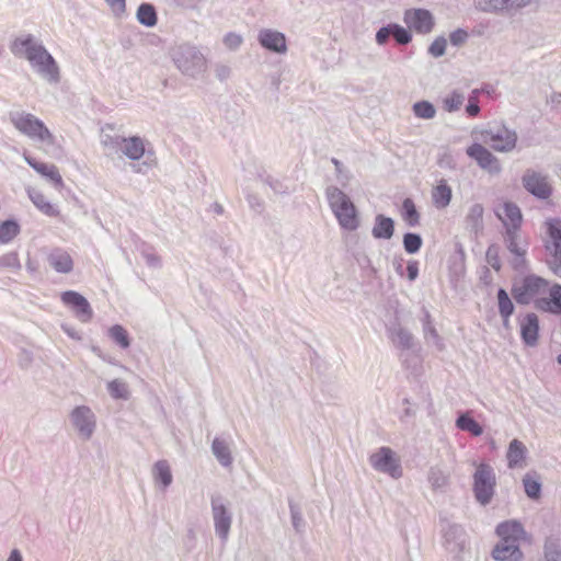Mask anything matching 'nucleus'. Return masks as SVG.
I'll return each instance as SVG.
<instances>
[{
	"label": "nucleus",
	"mask_w": 561,
	"mask_h": 561,
	"mask_svg": "<svg viewBox=\"0 0 561 561\" xmlns=\"http://www.w3.org/2000/svg\"><path fill=\"white\" fill-rule=\"evenodd\" d=\"M497 308L500 316H512L515 311V306L508 296V293L500 287L496 293Z\"/></svg>",
	"instance_id": "obj_41"
},
{
	"label": "nucleus",
	"mask_w": 561,
	"mask_h": 561,
	"mask_svg": "<svg viewBox=\"0 0 561 561\" xmlns=\"http://www.w3.org/2000/svg\"><path fill=\"white\" fill-rule=\"evenodd\" d=\"M504 214H505V217L511 222L510 226L506 222H504L506 229L518 230L520 227V224H522V219H523L522 211H520L519 207L512 202H506L504 204Z\"/></svg>",
	"instance_id": "obj_35"
},
{
	"label": "nucleus",
	"mask_w": 561,
	"mask_h": 561,
	"mask_svg": "<svg viewBox=\"0 0 561 561\" xmlns=\"http://www.w3.org/2000/svg\"><path fill=\"white\" fill-rule=\"evenodd\" d=\"M548 287V282L535 274L524 277L520 285H513L512 295L517 304L528 305L535 296Z\"/></svg>",
	"instance_id": "obj_9"
},
{
	"label": "nucleus",
	"mask_w": 561,
	"mask_h": 561,
	"mask_svg": "<svg viewBox=\"0 0 561 561\" xmlns=\"http://www.w3.org/2000/svg\"><path fill=\"white\" fill-rule=\"evenodd\" d=\"M401 217L409 227H416L420 225V213L412 198L407 197L402 202Z\"/></svg>",
	"instance_id": "obj_30"
},
{
	"label": "nucleus",
	"mask_w": 561,
	"mask_h": 561,
	"mask_svg": "<svg viewBox=\"0 0 561 561\" xmlns=\"http://www.w3.org/2000/svg\"><path fill=\"white\" fill-rule=\"evenodd\" d=\"M71 421L84 439H89L92 436L95 422L90 408L84 405L77 407L71 413Z\"/></svg>",
	"instance_id": "obj_16"
},
{
	"label": "nucleus",
	"mask_w": 561,
	"mask_h": 561,
	"mask_svg": "<svg viewBox=\"0 0 561 561\" xmlns=\"http://www.w3.org/2000/svg\"><path fill=\"white\" fill-rule=\"evenodd\" d=\"M291 525L297 534L306 531V520L302 516V510L293 499H288Z\"/></svg>",
	"instance_id": "obj_34"
},
{
	"label": "nucleus",
	"mask_w": 561,
	"mask_h": 561,
	"mask_svg": "<svg viewBox=\"0 0 561 561\" xmlns=\"http://www.w3.org/2000/svg\"><path fill=\"white\" fill-rule=\"evenodd\" d=\"M534 305L539 311L553 313V308L549 297L538 298L534 301Z\"/></svg>",
	"instance_id": "obj_62"
},
{
	"label": "nucleus",
	"mask_w": 561,
	"mask_h": 561,
	"mask_svg": "<svg viewBox=\"0 0 561 561\" xmlns=\"http://www.w3.org/2000/svg\"><path fill=\"white\" fill-rule=\"evenodd\" d=\"M447 41L444 36L436 37L428 47V54L435 58L442 57L446 51Z\"/></svg>",
	"instance_id": "obj_51"
},
{
	"label": "nucleus",
	"mask_w": 561,
	"mask_h": 561,
	"mask_svg": "<svg viewBox=\"0 0 561 561\" xmlns=\"http://www.w3.org/2000/svg\"><path fill=\"white\" fill-rule=\"evenodd\" d=\"M27 195L32 203L45 215L54 217L58 215L57 208L49 203L46 197L35 188H28Z\"/></svg>",
	"instance_id": "obj_29"
},
{
	"label": "nucleus",
	"mask_w": 561,
	"mask_h": 561,
	"mask_svg": "<svg viewBox=\"0 0 561 561\" xmlns=\"http://www.w3.org/2000/svg\"><path fill=\"white\" fill-rule=\"evenodd\" d=\"M492 557L496 561H522L524 554L518 542L500 540L492 550Z\"/></svg>",
	"instance_id": "obj_18"
},
{
	"label": "nucleus",
	"mask_w": 561,
	"mask_h": 561,
	"mask_svg": "<svg viewBox=\"0 0 561 561\" xmlns=\"http://www.w3.org/2000/svg\"><path fill=\"white\" fill-rule=\"evenodd\" d=\"M518 230L515 229H506L504 241L506 249L510 251L512 255L520 254L522 251L527 250L526 247L522 245L518 241Z\"/></svg>",
	"instance_id": "obj_45"
},
{
	"label": "nucleus",
	"mask_w": 561,
	"mask_h": 561,
	"mask_svg": "<svg viewBox=\"0 0 561 561\" xmlns=\"http://www.w3.org/2000/svg\"><path fill=\"white\" fill-rule=\"evenodd\" d=\"M527 250L522 251L520 254H514L510 263L514 271L524 273L528 270V261L526 259Z\"/></svg>",
	"instance_id": "obj_50"
},
{
	"label": "nucleus",
	"mask_w": 561,
	"mask_h": 561,
	"mask_svg": "<svg viewBox=\"0 0 561 561\" xmlns=\"http://www.w3.org/2000/svg\"><path fill=\"white\" fill-rule=\"evenodd\" d=\"M403 248L404 251L409 254H415L417 253L422 245H423V239L419 233L415 232H405L403 234Z\"/></svg>",
	"instance_id": "obj_43"
},
{
	"label": "nucleus",
	"mask_w": 561,
	"mask_h": 561,
	"mask_svg": "<svg viewBox=\"0 0 561 561\" xmlns=\"http://www.w3.org/2000/svg\"><path fill=\"white\" fill-rule=\"evenodd\" d=\"M112 13L116 18H122L126 13V0H105Z\"/></svg>",
	"instance_id": "obj_56"
},
{
	"label": "nucleus",
	"mask_w": 561,
	"mask_h": 561,
	"mask_svg": "<svg viewBox=\"0 0 561 561\" xmlns=\"http://www.w3.org/2000/svg\"><path fill=\"white\" fill-rule=\"evenodd\" d=\"M484 142L491 145V147L500 152L512 151L517 141V134L515 130L508 129L502 125L496 128H490L482 134Z\"/></svg>",
	"instance_id": "obj_12"
},
{
	"label": "nucleus",
	"mask_w": 561,
	"mask_h": 561,
	"mask_svg": "<svg viewBox=\"0 0 561 561\" xmlns=\"http://www.w3.org/2000/svg\"><path fill=\"white\" fill-rule=\"evenodd\" d=\"M468 32L463 28H457L449 35V41L454 46H460L468 39Z\"/></svg>",
	"instance_id": "obj_57"
},
{
	"label": "nucleus",
	"mask_w": 561,
	"mask_h": 561,
	"mask_svg": "<svg viewBox=\"0 0 561 561\" xmlns=\"http://www.w3.org/2000/svg\"><path fill=\"white\" fill-rule=\"evenodd\" d=\"M325 194L341 228L356 230L359 227L358 211L351 198L336 186H329Z\"/></svg>",
	"instance_id": "obj_2"
},
{
	"label": "nucleus",
	"mask_w": 561,
	"mask_h": 561,
	"mask_svg": "<svg viewBox=\"0 0 561 561\" xmlns=\"http://www.w3.org/2000/svg\"><path fill=\"white\" fill-rule=\"evenodd\" d=\"M388 336L398 348L408 351L414 345L413 335L400 324H393L388 329Z\"/></svg>",
	"instance_id": "obj_23"
},
{
	"label": "nucleus",
	"mask_w": 561,
	"mask_h": 561,
	"mask_svg": "<svg viewBox=\"0 0 561 561\" xmlns=\"http://www.w3.org/2000/svg\"><path fill=\"white\" fill-rule=\"evenodd\" d=\"M496 478L493 468L488 463H480L473 473V493L478 503L485 506L494 495Z\"/></svg>",
	"instance_id": "obj_5"
},
{
	"label": "nucleus",
	"mask_w": 561,
	"mask_h": 561,
	"mask_svg": "<svg viewBox=\"0 0 561 561\" xmlns=\"http://www.w3.org/2000/svg\"><path fill=\"white\" fill-rule=\"evenodd\" d=\"M10 50L15 57L25 58L49 82L59 81V67L55 58L34 35L15 37L10 44Z\"/></svg>",
	"instance_id": "obj_1"
},
{
	"label": "nucleus",
	"mask_w": 561,
	"mask_h": 561,
	"mask_svg": "<svg viewBox=\"0 0 561 561\" xmlns=\"http://www.w3.org/2000/svg\"><path fill=\"white\" fill-rule=\"evenodd\" d=\"M404 22L417 34H428L435 25L433 14L426 9H410L404 12Z\"/></svg>",
	"instance_id": "obj_13"
},
{
	"label": "nucleus",
	"mask_w": 561,
	"mask_h": 561,
	"mask_svg": "<svg viewBox=\"0 0 561 561\" xmlns=\"http://www.w3.org/2000/svg\"><path fill=\"white\" fill-rule=\"evenodd\" d=\"M523 485L526 495L531 500H538L541 495V483L529 473L523 478Z\"/></svg>",
	"instance_id": "obj_46"
},
{
	"label": "nucleus",
	"mask_w": 561,
	"mask_h": 561,
	"mask_svg": "<svg viewBox=\"0 0 561 561\" xmlns=\"http://www.w3.org/2000/svg\"><path fill=\"white\" fill-rule=\"evenodd\" d=\"M466 152L481 169L490 173H499L501 171V164L497 158L484 146L474 142L467 148Z\"/></svg>",
	"instance_id": "obj_15"
},
{
	"label": "nucleus",
	"mask_w": 561,
	"mask_h": 561,
	"mask_svg": "<svg viewBox=\"0 0 561 561\" xmlns=\"http://www.w3.org/2000/svg\"><path fill=\"white\" fill-rule=\"evenodd\" d=\"M413 114L421 119H432L436 115V108L433 103L421 100L412 105Z\"/></svg>",
	"instance_id": "obj_40"
},
{
	"label": "nucleus",
	"mask_w": 561,
	"mask_h": 561,
	"mask_svg": "<svg viewBox=\"0 0 561 561\" xmlns=\"http://www.w3.org/2000/svg\"><path fill=\"white\" fill-rule=\"evenodd\" d=\"M108 336L123 350L130 346V337L127 330L121 324H114L108 329Z\"/></svg>",
	"instance_id": "obj_37"
},
{
	"label": "nucleus",
	"mask_w": 561,
	"mask_h": 561,
	"mask_svg": "<svg viewBox=\"0 0 561 561\" xmlns=\"http://www.w3.org/2000/svg\"><path fill=\"white\" fill-rule=\"evenodd\" d=\"M511 0H474L478 10L490 13L508 11L507 3Z\"/></svg>",
	"instance_id": "obj_36"
},
{
	"label": "nucleus",
	"mask_w": 561,
	"mask_h": 561,
	"mask_svg": "<svg viewBox=\"0 0 561 561\" xmlns=\"http://www.w3.org/2000/svg\"><path fill=\"white\" fill-rule=\"evenodd\" d=\"M394 233V220L391 217H387L379 214L375 217V224L371 229V234L375 239L389 240Z\"/></svg>",
	"instance_id": "obj_24"
},
{
	"label": "nucleus",
	"mask_w": 561,
	"mask_h": 561,
	"mask_svg": "<svg viewBox=\"0 0 561 561\" xmlns=\"http://www.w3.org/2000/svg\"><path fill=\"white\" fill-rule=\"evenodd\" d=\"M428 482L434 489H440L447 484V478L439 469L431 468L428 473Z\"/></svg>",
	"instance_id": "obj_53"
},
{
	"label": "nucleus",
	"mask_w": 561,
	"mask_h": 561,
	"mask_svg": "<svg viewBox=\"0 0 561 561\" xmlns=\"http://www.w3.org/2000/svg\"><path fill=\"white\" fill-rule=\"evenodd\" d=\"M61 301L72 309L81 322H89L93 317V310L84 296L75 290H67L61 294Z\"/></svg>",
	"instance_id": "obj_14"
},
{
	"label": "nucleus",
	"mask_w": 561,
	"mask_h": 561,
	"mask_svg": "<svg viewBox=\"0 0 561 561\" xmlns=\"http://www.w3.org/2000/svg\"><path fill=\"white\" fill-rule=\"evenodd\" d=\"M9 119L21 134L28 138L47 145L55 144V136L46 127L44 122L35 115L24 111H12L9 113Z\"/></svg>",
	"instance_id": "obj_3"
},
{
	"label": "nucleus",
	"mask_w": 561,
	"mask_h": 561,
	"mask_svg": "<svg viewBox=\"0 0 561 561\" xmlns=\"http://www.w3.org/2000/svg\"><path fill=\"white\" fill-rule=\"evenodd\" d=\"M451 188L446 181H440L432 193L433 203L437 208H445L451 201Z\"/></svg>",
	"instance_id": "obj_31"
},
{
	"label": "nucleus",
	"mask_w": 561,
	"mask_h": 561,
	"mask_svg": "<svg viewBox=\"0 0 561 561\" xmlns=\"http://www.w3.org/2000/svg\"><path fill=\"white\" fill-rule=\"evenodd\" d=\"M392 38L398 45H408L412 41V34L409 28H405L397 23H391Z\"/></svg>",
	"instance_id": "obj_48"
},
{
	"label": "nucleus",
	"mask_w": 561,
	"mask_h": 561,
	"mask_svg": "<svg viewBox=\"0 0 561 561\" xmlns=\"http://www.w3.org/2000/svg\"><path fill=\"white\" fill-rule=\"evenodd\" d=\"M370 463L375 470L387 473L393 479L402 477L400 460L389 447H380L378 451L373 454L370 456Z\"/></svg>",
	"instance_id": "obj_10"
},
{
	"label": "nucleus",
	"mask_w": 561,
	"mask_h": 561,
	"mask_svg": "<svg viewBox=\"0 0 561 561\" xmlns=\"http://www.w3.org/2000/svg\"><path fill=\"white\" fill-rule=\"evenodd\" d=\"M485 260L494 271L499 272L501 270L500 247L497 244H490L488 247Z\"/></svg>",
	"instance_id": "obj_49"
},
{
	"label": "nucleus",
	"mask_w": 561,
	"mask_h": 561,
	"mask_svg": "<svg viewBox=\"0 0 561 561\" xmlns=\"http://www.w3.org/2000/svg\"><path fill=\"white\" fill-rule=\"evenodd\" d=\"M20 232V226L14 219H7L0 224V243L12 241Z\"/></svg>",
	"instance_id": "obj_38"
},
{
	"label": "nucleus",
	"mask_w": 561,
	"mask_h": 561,
	"mask_svg": "<svg viewBox=\"0 0 561 561\" xmlns=\"http://www.w3.org/2000/svg\"><path fill=\"white\" fill-rule=\"evenodd\" d=\"M550 301L553 308V314H561V285L554 284L550 288Z\"/></svg>",
	"instance_id": "obj_54"
},
{
	"label": "nucleus",
	"mask_w": 561,
	"mask_h": 561,
	"mask_svg": "<svg viewBox=\"0 0 561 561\" xmlns=\"http://www.w3.org/2000/svg\"><path fill=\"white\" fill-rule=\"evenodd\" d=\"M539 336V319L537 314L529 312L520 321V339L527 346H535Z\"/></svg>",
	"instance_id": "obj_19"
},
{
	"label": "nucleus",
	"mask_w": 561,
	"mask_h": 561,
	"mask_svg": "<svg viewBox=\"0 0 561 561\" xmlns=\"http://www.w3.org/2000/svg\"><path fill=\"white\" fill-rule=\"evenodd\" d=\"M546 561H561V551L554 546L545 547Z\"/></svg>",
	"instance_id": "obj_63"
},
{
	"label": "nucleus",
	"mask_w": 561,
	"mask_h": 561,
	"mask_svg": "<svg viewBox=\"0 0 561 561\" xmlns=\"http://www.w3.org/2000/svg\"><path fill=\"white\" fill-rule=\"evenodd\" d=\"M331 162L335 167L337 181L343 186H345L348 183V181L351 180V178H352L351 172L347 169H345L343 163L340 160H337L336 158H332Z\"/></svg>",
	"instance_id": "obj_52"
},
{
	"label": "nucleus",
	"mask_w": 561,
	"mask_h": 561,
	"mask_svg": "<svg viewBox=\"0 0 561 561\" xmlns=\"http://www.w3.org/2000/svg\"><path fill=\"white\" fill-rule=\"evenodd\" d=\"M439 527L444 548L455 556L463 552L467 547V533L465 528L460 524L453 523L447 518L439 519Z\"/></svg>",
	"instance_id": "obj_7"
},
{
	"label": "nucleus",
	"mask_w": 561,
	"mask_h": 561,
	"mask_svg": "<svg viewBox=\"0 0 561 561\" xmlns=\"http://www.w3.org/2000/svg\"><path fill=\"white\" fill-rule=\"evenodd\" d=\"M152 473L154 480L159 482L163 489H167L172 483L171 468L167 460L157 461L153 466Z\"/></svg>",
	"instance_id": "obj_32"
},
{
	"label": "nucleus",
	"mask_w": 561,
	"mask_h": 561,
	"mask_svg": "<svg viewBox=\"0 0 561 561\" xmlns=\"http://www.w3.org/2000/svg\"><path fill=\"white\" fill-rule=\"evenodd\" d=\"M550 243L546 245L551 259L547 261L549 268L561 278V219L551 218L546 221Z\"/></svg>",
	"instance_id": "obj_8"
},
{
	"label": "nucleus",
	"mask_w": 561,
	"mask_h": 561,
	"mask_svg": "<svg viewBox=\"0 0 561 561\" xmlns=\"http://www.w3.org/2000/svg\"><path fill=\"white\" fill-rule=\"evenodd\" d=\"M257 42L264 49L272 53L285 54L287 51L286 36L276 30H261L257 35Z\"/></svg>",
	"instance_id": "obj_17"
},
{
	"label": "nucleus",
	"mask_w": 561,
	"mask_h": 561,
	"mask_svg": "<svg viewBox=\"0 0 561 561\" xmlns=\"http://www.w3.org/2000/svg\"><path fill=\"white\" fill-rule=\"evenodd\" d=\"M224 44L229 48V49H237L241 44H242V37L236 33H228L225 37H224Z\"/></svg>",
	"instance_id": "obj_60"
},
{
	"label": "nucleus",
	"mask_w": 561,
	"mask_h": 561,
	"mask_svg": "<svg viewBox=\"0 0 561 561\" xmlns=\"http://www.w3.org/2000/svg\"><path fill=\"white\" fill-rule=\"evenodd\" d=\"M24 160L32 169L48 180L55 187L62 186V178L56 165L37 161L28 154H24Z\"/></svg>",
	"instance_id": "obj_20"
},
{
	"label": "nucleus",
	"mask_w": 561,
	"mask_h": 561,
	"mask_svg": "<svg viewBox=\"0 0 561 561\" xmlns=\"http://www.w3.org/2000/svg\"><path fill=\"white\" fill-rule=\"evenodd\" d=\"M407 277L410 282H414L419 277V262L411 260L407 265Z\"/></svg>",
	"instance_id": "obj_64"
},
{
	"label": "nucleus",
	"mask_w": 561,
	"mask_h": 561,
	"mask_svg": "<svg viewBox=\"0 0 561 561\" xmlns=\"http://www.w3.org/2000/svg\"><path fill=\"white\" fill-rule=\"evenodd\" d=\"M524 188L538 199H548L552 194L549 178L542 172L527 169L522 176Z\"/></svg>",
	"instance_id": "obj_11"
},
{
	"label": "nucleus",
	"mask_w": 561,
	"mask_h": 561,
	"mask_svg": "<svg viewBox=\"0 0 561 561\" xmlns=\"http://www.w3.org/2000/svg\"><path fill=\"white\" fill-rule=\"evenodd\" d=\"M121 150L130 160H139L146 151L144 140L138 136L122 138Z\"/></svg>",
	"instance_id": "obj_25"
},
{
	"label": "nucleus",
	"mask_w": 561,
	"mask_h": 561,
	"mask_svg": "<svg viewBox=\"0 0 561 561\" xmlns=\"http://www.w3.org/2000/svg\"><path fill=\"white\" fill-rule=\"evenodd\" d=\"M483 207L481 204H473L466 217L467 225L474 231L482 228Z\"/></svg>",
	"instance_id": "obj_44"
},
{
	"label": "nucleus",
	"mask_w": 561,
	"mask_h": 561,
	"mask_svg": "<svg viewBox=\"0 0 561 561\" xmlns=\"http://www.w3.org/2000/svg\"><path fill=\"white\" fill-rule=\"evenodd\" d=\"M456 426L468 432L473 436H480L483 433L482 426L468 413H461L456 420Z\"/></svg>",
	"instance_id": "obj_33"
},
{
	"label": "nucleus",
	"mask_w": 561,
	"mask_h": 561,
	"mask_svg": "<svg viewBox=\"0 0 561 561\" xmlns=\"http://www.w3.org/2000/svg\"><path fill=\"white\" fill-rule=\"evenodd\" d=\"M247 201L251 209H253L256 213H262L264 209V203L263 201L255 194L249 193L247 195Z\"/></svg>",
	"instance_id": "obj_61"
},
{
	"label": "nucleus",
	"mask_w": 561,
	"mask_h": 561,
	"mask_svg": "<svg viewBox=\"0 0 561 561\" xmlns=\"http://www.w3.org/2000/svg\"><path fill=\"white\" fill-rule=\"evenodd\" d=\"M107 391L113 399L127 400L129 398L128 385L121 380L114 379L107 383Z\"/></svg>",
	"instance_id": "obj_42"
},
{
	"label": "nucleus",
	"mask_w": 561,
	"mask_h": 561,
	"mask_svg": "<svg viewBox=\"0 0 561 561\" xmlns=\"http://www.w3.org/2000/svg\"><path fill=\"white\" fill-rule=\"evenodd\" d=\"M527 455L526 446L518 439L514 438L510 445L506 453L507 465L508 468H519L523 467V462Z\"/></svg>",
	"instance_id": "obj_26"
},
{
	"label": "nucleus",
	"mask_w": 561,
	"mask_h": 561,
	"mask_svg": "<svg viewBox=\"0 0 561 561\" xmlns=\"http://www.w3.org/2000/svg\"><path fill=\"white\" fill-rule=\"evenodd\" d=\"M172 60L185 76L196 77L205 70L206 59L193 45L181 44L172 49Z\"/></svg>",
	"instance_id": "obj_4"
},
{
	"label": "nucleus",
	"mask_w": 561,
	"mask_h": 561,
	"mask_svg": "<svg viewBox=\"0 0 561 561\" xmlns=\"http://www.w3.org/2000/svg\"><path fill=\"white\" fill-rule=\"evenodd\" d=\"M211 451L222 467L231 466L232 456L229 445L227 444L226 440L216 437L211 444Z\"/></svg>",
	"instance_id": "obj_28"
},
{
	"label": "nucleus",
	"mask_w": 561,
	"mask_h": 561,
	"mask_svg": "<svg viewBox=\"0 0 561 561\" xmlns=\"http://www.w3.org/2000/svg\"><path fill=\"white\" fill-rule=\"evenodd\" d=\"M211 515L214 519L215 534L221 542H226L229 537L232 513L228 507L227 500L220 494H213L210 497Z\"/></svg>",
	"instance_id": "obj_6"
},
{
	"label": "nucleus",
	"mask_w": 561,
	"mask_h": 561,
	"mask_svg": "<svg viewBox=\"0 0 561 561\" xmlns=\"http://www.w3.org/2000/svg\"><path fill=\"white\" fill-rule=\"evenodd\" d=\"M495 533L501 540L515 542H518L526 534L523 525L515 519L500 523Z\"/></svg>",
	"instance_id": "obj_22"
},
{
	"label": "nucleus",
	"mask_w": 561,
	"mask_h": 561,
	"mask_svg": "<svg viewBox=\"0 0 561 561\" xmlns=\"http://www.w3.org/2000/svg\"><path fill=\"white\" fill-rule=\"evenodd\" d=\"M48 264L57 273L68 274L73 270V261L70 254L60 248H55L47 256Z\"/></svg>",
	"instance_id": "obj_21"
},
{
	"label": "nucleus",
	"mask_w": 561,
	"mask_h": 561,
	"mask_svg": "<svg viewBox=\"0 0 561 561\" xmlns=\"http://www.w3.org/2000/svg\"><path fill=\"white\" fill-rule=\"evenodd\" d=\"M465 101V96L462 93L458 91H453L450 94L444 98L443 107L445 111L453 113L458 111Z\"/></svg>",
	"instance_id": "obj_47"
},
{
	"label": "nucleus",
	"mask_w": 561,
	"mask_h": 561,
	"mask_svg": "<svg viewBox=\"0 0 561 561\" xmlns=\"http://www.w3.org/2000/svg\"><path fill=\"white\" fill-rule=\"evenodd\" d=\"M392 37L391 23L380 27L376 33V42L378 45H385Z\"/></svg>",
	"instance_id": "obj_58"
},
{
	"label": "nucleus",
	"mask_w": 561,
	"mask_h": 561,
	"mask_svg": "<svg viewBox=\"0 0 561 561\" xmlns=\"http://www.w3.org/2000/svg\"><path fill=\"white\" fill-rule=\"evenodd\" d=\"M136 19L141 25L146 27L156 26L158 23V13L156 7L149 2L140 3L136 12Z\"/></svg>",
	"instance_id": "obj_27"
},
{
	"label": "nucleus",
	"mask_w": 561,
	"mask_h": 561,
	"mask_svg": "<svg viewBox=\"0 0 561 561\" xmlns=\"http://www.w3.org/2000/svg\"><path fill=\"white\" fill-rule=\"evenodd\" d=\"M259 179L263 184L270 186L275 194L287 195L290 193L288 185L283 180L266 173L259 174Z\"/></svg>",
	"instance_id": "obj_39"
},
{
	"label": "nucleus",
	"mask_w": 561,
	"mask_h": 561,
	"mask_svg": "<svg viewBox=\"0 0 561 561\" xmlns=\"http://www.w3.org/2000/svg\"><path fill=\"white\" fill-rule=\"evenodd\" d=\"M1 267H7L11 270H20L21 263L16 252H9L2 256H0Z\"/></svg>",
	"instance_id": "obj_55"
},
{
	"label": "nucleus",
	"mask_w": 561,
	"mask_h": 561,
	"mask_svg": "<svg viewBox=\"0 0 561 561\" xmlns=\"http://www.w3.org/2000/svg\"><path fill=\"white\" fill-rule=\"evenodd\" d=\"M426 321L423 323L424 337L426 340L433 339L435 343L439 341V336L437 334L436 329L430 322V314L425 316Z\"/></svg>",
	"instance_id": "obj_59"
}]
</instances>
